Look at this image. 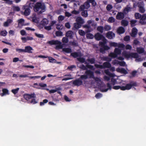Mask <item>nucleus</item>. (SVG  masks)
Listing matches in <instances>:
<instances>
[{"label":"nucleus","instance_id":"obj_1","mask_svg":"<svg viewBox=\"0 0 146 146\" xmlns=\"http://www.w3.org/2000/svg\"><path fill=\"white\" fill-rule=\"evenodd\" d=\"M62 41L63 44L62 42L58 40H52L49 41L48 43L50 45H56L55 47V48L56 50H59L60 49H62L63 51H64V48H63V45H64V37H63L62 39Z\"/></svg>","mask_w":146,"mask_h":146},{"label":"nucleus","instance_id":"obj_2","mask_svg":"<svg viewBox=\"0 0 146 146\" xmlns=\"http://www.w3.org/2000/svg\"><path fill=\"white\" fill-rule=\"evenodd\" d=\"M45 7L43 4L40 3H36L34 7V10L35 12L41 13L45 11Z\"/></svg>","mask_w":146,"mask_h":146},{"label":"nucleus","instance_id":"obj_3","mask_svg":"<svg viewBox=\"0 0 146 146\" xmlns=\"http://www.w3.org/2000/svg\"><path fill=\"white\" fill-rule=\"evenodd\" d=\"M86 75H83L81 76L79 78L80 80H86L88 78V77L89 78H91L94 77V73L90 70H86L85 73Z\"/></svg>","mask_w":146,"mask_h":146},{"label":"nucleus","instance_id":"obj_4","mask_svg":"<svg viewBox=\"0 0 146 146\" xmlns=\"http://www.w3.org/2000/svg\"><path fill=\"white\" fill-rule=\"evenodd\" d=\"M137 86V85L136 82L131 81L129 83L127 84L125 86H122L121 89L122 90H129L132 87H136Z\"/></svg>","mask_w":146,"mask_h":146},{"label":"nucleus","instance_id":"obj_5","mask_svg":"<svg viewBox=\"0 0 146 146\" xmlns=\"http://www.w3.org/2000/svg\"><path fill=\"white\" fill-rule=\"evenodd\" d=\"M94 66L97 68L102 69L104 68H110L111 67V65L109 62H105L103 63V65L95 64Z\"/></svg>","mask_w":146,"mask_h":146},{"label":"nucleus","instance_id":"obj_6","mask_svg":"<svg viewBox=\"0 0 146 146\" xmlns=\"http://www.w3.org/2000/svg\"><path fill=\"white\" fill-rule=\"evenodd\" d=\"M123 54L126 58H129L131 57L136 58H138L139 56L138 54L137 53H131L130 54L128 53L127 52H123Z\"/></svg>","mask_w":146,"mask_h":146},{"label":"nucleus","instance_id":"obj_7","mask_svg":"<svg viewBox=\"0 0 146 146\" xmlns=\"http://www.w3.org/2000/svg\"><path fill=\"white\" fill-rule=\"evenodd\" d=\"M88 39H92L94 37L96 40H99L103 38V41H100L99 43V45L102 47H104L106 43V40L105 39V37H86Z\"/></svg>","mask_w":146,"mask_h":146},{"label":"nucleus","instance_id":"obj_8","mask_svg":"<svg viewBox=\"0 0 146 146\" xmlns=\"http://www.w3.org/2000/svg\"><path fill=\"white\" fill-rule=\"evenodd\" d=\"M137 4L139 8V11L141 13H144L145 12V10L144 7V4L143 2V1L139 2Z\"/></svg>","mask_w":146,"mask_h":146},{"label":"nucleus","instance_id":"obj_9","mask_svg":"<svg viewBox=\"0 0 146 146\" xmlns=\"http://www.w3.org/2000/svg\"><path fill=\"white\" fill-rule=\"evenodd\" d=\"M90 2L88 1L85 2L83 5H81L79 8L80 11H82L84 9H88L90 7Z\"/></svg>","mask_w":146,"mask_h":146},{"label":"nucleus","instance_id":"obj_10","mask_svg":"<svg viewBox=\"0 0 146 146\" xmlns=\"http://www.w3.org/2000/svg\"><path fill=\"white\" fill-rule=\"evenodd\" d=\"M72 84L75 86H79L82 85L83 84V82L79 78L72 81Z\"/></svg>","mask_w":146,"mask_h":146},{"label":"nucleus","instance_id":"obj_11","mask_svg":"<svg viewBox=\"0 0 146 146\" xmlns=\"http://www.w3.org/2000/svg\"><path fill=\"white\" fill-rule=\"evenodd\" d=\"M24 98L27 100H28L32 98H35L36 97V96L34 93L31 94H25L24 95Z\"/></svg>","mask_w":146,"mask_h":146},{"label":"nucleus","instance_id":"obj_12","mask_svg":"<svg viewBox=\"0 0 146 146\" xmlns=\"http://www.w3.org/2000/svg\"><path fill=\"white\" fill-rule=\"evenodd\" d=\"M33 50V48L30 46H26L24 49L25 52L32 53L33 52L32 50Z\"/></svg>","mask_w":146,"mask_h":146},{"label":"nucleus","instance_id":"obj_13","mask_svg":"<svg viewBox=\"0 0 146 146\" xmlns=\"http://www.w3.org/2000/svg\"><path fill=\"white\" fill-rule=\"evenodd\" d=\"M76 22L78 23L80 25L84 23V19L80 17H77L76 19Z\"/></svg>","mask_w":146,"mask_h":146},{"label":"nucleus","instance_id":"obj_14","mask_svg":"<svg viewBox=\"0 0 146 146\" xmlns=\"http://www.w3.org/2000/svg\"><path fill=\"white\" fill-rule=\"evenodd\" d=\"M83 27L86 29L85 31L87 33L90 32L92 30L90 26L88 24L84 25L83 26Z\"/></svg>","mask_w":146,"mask_h":146},{"label":"nucleus","instance_id":"obj_15","mask_svg":"<svg viewBox=\"0 0 146 146\" xmlns=\"http://www.w3.org/2000/svg\"><path fill=\"white\" fill-rule=\"evenodd\" d=\"M124 14L121 12H118L117 14L116 18V19L119 20H121L124 18Z\"/></svg>","mask_w":146,"mask_h":146},{"label":"nucleus","instance_id":"obj_16","mask_svg":"<svg viewBox=\"0 0 146 146\" xmlns=\"http://www.w3.org/2000/svg\"><path fill=\"white\" fill-rule=\"evenodd\" d=\"M3 93L0 94V95L1 96H3L5 95H9V90L6 88H3L2 90Z\"/></svg>","mask_w":146,"mask_h":146},{"label":"nucleus","instance_id":"obj_17","mask_svg":"<svg viewBox=\"0 0 146 146\" xmlns=\"http://www.w3.org/2000/svg\"><path fill=\"white\" fill-rule=\"evenodd\" d=\"M21 39L22 40V42L25 43L27 40H33V37H22Z\"/></svg>","mask_w":146,"mask_h":146},{"label":"nucleus","instance_id":"obj_18","mask_svg":"<svg viewBox=\"0 0 146 146\" xmlns=\"http://www.w3.org/2000/svg\"><path fill=\"white\" fill-rule=\"evenodd\" d=\"M132 8L130 7L129 5H127L126 7L124 9L123 12L125 14L129 12L130 11Z\"/></svg>","mask_w":146,"mask_h":146},{"label":"nucleus","instance_id":"obj_19","mask_svg":"<svg viewBox=\"0 0 146 146\" xmlns=\"http://www.w3.org/2000/svg\"><path fill=\"white\" fill-rule=\"evenodd\" d=\"M125 30L124 28L122 27H120L118 28L117 30V32L119 34H122L124 33Z\"/></svg>","mask_w":146,"mask_h":146},{"label":"nucleus","instance_id":"obj_20","mask_svg":"<svg viewBox=\"0 0 146 146\" xmlns=\"http://www.w3.org/2000/svg\"><path fill=\"white\" fill-rule=\"evenodd\" d=\"M104 72L106 75L109 76L111 77H114V74L110 72L108 69L105 70Z\"/></svg>","mask_w":146,"mask_h":146},{"label":"nucleus","instance_id":"obj_21","mask_svg":"<svg viewBox=\"0 0 146 146\" xmlns=\"http://www.w3.org/2000/svg\"><path fill=\"white\" fill-rule=\"evenodd\" d=\"M81 27V25L79 24L78 23L76 22L74 23L73 29L74 30L78 29L80 28Z\"/></svg>","mask_w":146,"mask_h":146},{"label":"nucleus","instance_id":"obj_22","mask_svg":"<svg viewBox=\"0 0 146 146\" xmlns=\"http://www.w3.org/2000/svg\"><path fill=\"white\" fill-rule=\"evenodd\" d=\"M48 21L46 19H44L41 21V23L42 25L44 26L46 25L48 23Z\"/></svg>","mask_w":146,"mask_h":146},{"label":"nucleus","instance_id":"obj_23","mask_svg":"<svg viewBox=\"0 0 146 146\" xmlns=\"http://www.w3.org/2000/svg\"><path fill=\"white\" fill-rule=\"evenodd\" d=\"M78 60L81 63H84L85 64H87L88 63L85 61V59L83 58L80 57L77 58Z\"/></svg>","mask_w":146,"mask_h":146},{"label":"nucleus","instance_id":"obj_24","mask_svg":"<svg viewBox=\"0 0 146 146\" xmlns=\"http://www.w3.org/2000/svg\"><path fill=\"white\" fill-rule=\"evenodd\" d=\"M86 61L89 62L91 64H94L95 62V59L94 58H88L86 60Z\"/></svg>","mask_w":146,"mask_h":146},{"label":"nucleus","instance_id":"obj_25","mask_svg":"<svg viewBox=\"0 0 146 146\" xmlns=\"http://www.w3.org/2000/svg\"><path fill=\"white\" fill-rule=\"evenodd\" d=\"M137 52L139 54L142 53H143L144 51V48L140 47L137 48Z\"/></svg>","mask_w":146,"mask_h":146},{"label":"nucleus","instance_id":"obj_26","mask_svg":"<svg viewBox=\"0 0 146 146\" xmlns=\"http://www.w3.org/2000/svg\"><path fill=\"white\" fill-rule=\"evenodd\" d=\"M31 11L29 9L27 8L26 9L24 13V14L26 16L29 15Z\"/></svg>","mask_w":146,"mask_h":146},{"label":"nucleus","instance_id":"obj_27","mask_svg":"<svg viewBox=\"0 0 146 146\" xmlns=\"http://www.w3.org/2000/svg\"><path fill=\"white\" fill-rule=\"evenodd\" d=\"M61 89L60 88H56L55 89L51 90H49V92L50 94L54 93L60 90Z\"/></svg>","mask_w":146,"mask_h":146},{"label":"nucleus","instance_id":"obj_28","mask_svg":"<svg viewBox=\"0 0 146 146\" xmlns=\"http://www.w3.org/2000/svg\"><path fill=\"white\" fill-rule=\"evenodd\" d=\"M121 52V50L118 48H115L114 49V52L117 54V56L118 55L120 54Z\"/></svg>","mask_w":146,"mask_h":146},{"label":"nucleus","instance_id":"obj_29","mask_svg":"<svg viewBox=\"0 0 146 146\" xmlns=\"http://www.w3.org/2000/svg\"><path fill=\"white\" fill-rule=\"evenodd\" d=\"M108 56L112 58H115L117 57V55L114 52H111L109 54Z\"/></svg>","mask_w":146,"mask_h":146},{"label":"nucleus","instance_id":"obj_30","mask_svg":"<svg viewBox=\"0 0 146 146\" xmlns=\"http://www.w3.org/2000/svg\"><path fill=\"white\" fill-rule=\"evenodd\" d=\"M71 56L74 58H76L79 56L78 53L76 52L71 53Z\"/></svg>","mask_w":146,"mask_h":146},{"label":"nucleus","instance_id":"obj_31","mask_svg":"<svg viewBox=\"0 0 146 146\" xmlns=\"http://www.w3.org/2000/svg\"><path fill=\"white\" fill-rule=\"evenodd\" d=\"M69 43L70 45L74 46H78V43L76 41H74L73 42H69Z\"/></svg>","mask_w":146,"mask_h":146},{"label":"nucleus","instance_id":"obj_32","mask_svg":"<svg viewBox=\"0 0 146 146\" xmlns=\"http://www.w3.org/2000/svg\"><path fill=\"white\" fill-rule=\"evenodd\" d=\"M12 21L11 19H8L7 21L4 23V26L5 27H7L9 24L11 23Z\"/></svg>","mask_w":146,"mask_h":146},{"label":"nucleus","instance_id":"obj_33","mask_svg":"<svg viewBox=\"0 0 146 146\" xmlns=\"http://www.w3.org/2000/svg\"><path fill=\"white\" fill-rule=\"evenodd\" d=\"M81 15L82 16L84 17H87L88 16V15L87 11H83L81 13Z\"/></svg>","mask_w":146,"mask_h":146},{"label":"nucleus","instance_id":"obj_34","mask_svg":"<svg viewBox=\"0 0 146 146\" xmlns=\"http://www.w3.org/2000/svg\"><path fill=\"white\" fill-rule=\"evenodd\" d=\"M106 36H114L115 34L112 31H109L107 33Z\"/></svg>","mask_w":146,"mask_h":146},{"label":"nucleus","instance_id":"obj_35","mask_svg":"<svg viewBox=\"0 0 146 146\" xmlns=\"http://www.w3.org/2000/svg\"><path fill=\"white\" fill-rule=\"evenodd\" d=\"M137 29L135 28H134L132 30V35L133 36H135L137 34Z\"/></svg>","mask_w":146,"mask_h":146},{"label":"nucleus","instance_id":"obj_36","mask_svg":"<svg viewBox=\"0 0 146 146\" xmlns=\"http://www.w3.org/2000/svg\"><path fill=\"white\" fill-rule=\"evenodd\" d=\"M121 24L122 25L126 26L128 24V22L126 20H123L121 21Z\"/></svg>","mask_w":146,"mask_h":146},{"label":"nucleus","instance_id":"obj_37","mask_svg":"<svg viewBox=\"0 0 146 146\" xmlns=\"http://www.w3.org/2000/svg\"><path fill=\"white\" fill-rule=\"evenodd\" d=\"M97 29L98 31L102 33L103 31L104 27L102 26H99L97 28Z\"/></svg>","mask_w":146,"mask_h":146},{"label":"nucleus","instance_id":"obj_38","mask_svg":"<svg viewBox=\"0 0 146 146\" xmlns=\"http://www.w3.org/2000/svg\"><path fill=\"white\" fill-rule=\"evenodd\" d=\"M73 34V33L72 31H68L66 33V36H72Z\"/></svg>","mask_w":146,"mask_h":146},{"label":"nucleus","instance_id":"obj_39","mask_svg":"<svg viewBox=\"0 0 146 146\" xmlns=\"http://www.w3.org/2000/svg\"><path fill=\"white\" fill-rule=\"evenodd\" d=\"M24 20L23 19H20L18 20V25H23L24 24Z\"/></svg>","mask_w":146,"mask_h":146},{"label":"nucleus","instance_id":"obj_40","mask_svg":"<svg viewBox=\"0 0 146 146\" xmlns=\"http://www.w3.org/2000/svg\"><path fill=\"white\" fill-rule=\"evenodd\" d=\"M88 24L90 25V24H91L92 26L93 25H96V24H95L94 23V21L92 20H91L88 21Z\"/></svg>","mask_w":146,"mask_h":146},{"label":"nucleus","instance_id":"obj_41","mask_svg":"<svg viewBox=\"0 0 146 146\" xmlns=\"http://www.w3.org/2000/svg\"><path fill=\"white\" fill-rule=\"evenodd\" d=\"M87 1H88L90 3H92V5L94 6H95L97 4L94 0H87Z\"/></svg>","mask_w":146,"mask_h":146},{"label":"nucleus","instance_id":"obj_42","mask_svg":"<svg viewBox=\"0 0 146 146\" xmlns=\"http://www.w3.org/2000/svg\"><path fill=\"white\" fill-rule=\"evenodd\" d=\"M135 16L136 19H140L141 17V15L139 13H135Z\"/></svg>","mask_w":146,"mask_h":146},{"label":"nucleus","instance_id":"obj_43","mask_svg":"<svg viewBox=\"0 0 146 146\" xmlns=\"http://www.w3.org/2000/svg\"><path fill=\"white\" fill-rule=\"evenodd\" d=\"M48 102V101L47 99H44L43 100V102H40V106H43L45 104L47 103Z\"/></svg>","mask_w":146,"mask_h":146},{"label":"nucleus","instance_id":"obj_44","mask_svg":"<svg viewBox=\"0 0 146 146\" xmlns=\"http://www.w3.org/2000/svg\"><path fill=\"white\" fill-rule=\"evenodd\" d=\"M113 8V6L110 4L108 5L106 7V9L108 11H110Z\"/></svg>","mask_w":146,"mask_h":146},{"label":"nucleus","instance_id":"obj_45","mask_svg":"<svg viewBox=\"0 0 146 146\" xmlns=\"http://www.w3.org/2000/svg\"><path fill=\"white\" fill-rule=\"evenodd\" d=\"M79 68L83 70H86L87 69L86 66H85L84 64H82L79 66Z\"/></svg>","mask_w":146,"mask_h":146},{"label":"nucleus","instance_id":"obj_46","mask_svg":"<svg viewBox=\"0 0 146 146\" xmlns=\"http://www.w3.org/2000/svg\"><path fill=\"white\" fill-rule=\"evenodd\" d=\"M108 21L109 23H113L115 21V19L113 17H111L109 18Z\"/></svg>","mask_w":146,"mask_h":146},{"label":"nucleus","instance_id":"obj_47","mask_svg":"<svg viewBox=\"0 0 146 146\" xmlns=\"http://www.w3.org/2000/svg\"><path fill=\"white\" fill-rule=\"evenodd\" d=\"M78 33L81 36H84L85 34V32L82 30H79Z\"/></svg>","mask_w":146,"mask_h":146},{"label":"nucleus","instance_id":"obj_48","mask_svg":"<svg viewBox=\"0 0 146 146\" xmlns=\"http://www.w3.org/2000/svg\"><path fill=\"white\" fill-rule=\"evenodd\" d=\"M111 29V27L109 25H106L104 27V29L106 31H109Z\"/></svg>","mask_w":146,"mask_h":146},{"label":"nucleus","instance_id":"obj_49","mask_svg":"<svg viewBox=\"0 0 146 146\" xmlns=\"http://www.w3.org/2000/svg\"><path fill=\"white\" fill-rule=\"evenodd\" d=\"M118 43L115 42H111L110 43V45L111 46L117 47Z\"/></svg>","mask_w":146,"mask_h":146},{"label":"nucleus","instance_id":"obj_50","mask_svg":"<svg viewBox=\"0 0 146 146\" xmlns=\"http://www.w3.org/2000/svg\"><path fill=\"white\" fill-rule=\"evenodd\" d=\"M19 90V88H17L16 89L12 90H11V92L13 94H15L18 93Z\"/></svg>","mask_w":146,"mask_h":146},{"label":"nucleus","instance_id":"obj_51","mask_svg":"<svg viewBox=\"0 0 146 146\" xmlns=\"http://www.w3.org/2000/svg\"><path fill=\"white\" fill-rule=\"evenodd\" d=\"M121 88L122 86H113V88L115 90H117L119 89H120L121 90H122Z\"/></svg>","mask_w":146,"mask_h":146},{"label":"nucleus","instance_id":"obj_52","mask_svg":"<svg viewBox=\"0 0 146 146\" xmlns=\"http://www.w3.org/2000/svg\"><path fill=\"white\" fill-rule=\"evenodd\" d=\"M72 52V50L70 48H64V52L67 53H70Z\"/></svg>","mask_w":146,"mask_h":146},{"label":"nucleus","instance_id":"obj_53","mask_svg":"<svg viewBox=\"0 0 146 146\" xmlns=\"http://www.w3.org/2000/svg\"><path fill=\"white\" fill-rule=\"evenodd\" d=\"M7 34V32L6 31H1L0 33L1 35L5 36Z\"/></svg>","mask_w":146,"mask_h":146},{"label":"nucleus","instance_id":"obj_54","mask_svg":"<svg viewBox=\"0 0 146 146\" xmlns=\"http://www.w3.org/2000/svg\"><path fill=\"white\" fill-rule=\"evenodd\" d=\"M102 96V94L100 93H98L96 94L95 97L97 99H99Z\"/></svg>","mask_w":146,"mask_h":146},{"label":"nucleus","instance_id":"obj_55","mask_svg":"<svg viewBox=\"0 0 146 146\" xmlns=\"http://www.w3.org/2000/svg\"><path fill=\"white\" fill-rule=\"evenodd\" d=\"M49 61L50 62H55L56 60L51 57H48Z\"/></svg>","mask_w":146,"mask_h":146},{"label":"nucleus","instance_id":"obj_56","mask_svg":"<svg viewBox=\"0 0 146 146\" xmlns=\"http://www.w3.org/2000/svg\"><path fill=\"white\" fill-rule=\"evenodd\" d=\"M111 84L113 85H114L116 84V80L113 78H112L111 79Z\"/></svg>","mask_w":146,"mask_h":146},{"label":"nucleus","instance_id":"obj_57","mask_svg":"<svg viewBox=\"0 0 146 146\" xmlns=\"http://www.w3.org/2000/svg\"><path fill=\"white\" fill-rule=\"evenodd\" d=\"M87 64H86V67L87 68H89L90 69H91V70H94V67L93 66L91 65H88Z\"/></svg>","mask_w":146,"mask_h":146},{"label":"nucleus","instance_id":"obj_58","mask_svg":"<svg viewBox=\"0 0 146 146\" xmlns=\"http://www.w3.org/2000/svg\"><path fill=\"white\" fill-rule=\"evenodd\" d=\"M137 21L136 20H133L131 21V25L132 27L135 26V24L137 22Z\"/></svg>","mask_w":146,"mask_h":146},{"label":"nucleus","instance_id":"obj_59","mask_svg":"<svg viewBox=\"0 0 146 146\" xmlns=\"http://www.w3.org/2000/svg\"><path fill=\"white\" fill-rule=\"evenodd\" d=\"M119 48H123L125 47V45L123 43H118L117 44Z\"/></svg>","mask_w":146,"mask_h":146},{"label":"nucleus","instance_id":"obj_60","mask_svg":"<svg viewBox=\"0 0 146 146\" xmlns=\"http://www.w3.org/2000/svg\"><path fill=\"white\" fill-rule=\"evenodd\" d=\"M64 19V17L62 15H60L58 17V20L59 22L62 21Z\"/></svg>","mask_w":146,"mask_h":146},{"label":"nucleus","instance_id":"obj_61","mask_svg":"<svg viewBox=\"0 0 146 146\" xmlns=\"http://www.w3.org/2000/svg\"><path fill=\"white\" fill-rule=\"evenodd\" d=\"M63 34L60 31H57L56 33V34L57 36H60L62 35Z\"/></svg>","mask_w":146,"mask_h":146},{"label":"nucleus","instance_id":"obj_62","mask_svg":"<svg viewBox=\"0 0 146 146\" xmlns=\"http://www.w3.org/2000/svg\"><path fill=\"white\" fill-rule=\"evenodd\" d=\"M118 64L120 66H124L125 64V63L124 61H119L118 62Z\"/></svg>","mask_w":146,"mask_h":146},{"label":"nucleus","instance_id":"obj_63","mask_svg":"<svg viewBox=\"0 0 146 146\" xmlns=\"http://www.w3.org/2000/svg\"><path fill=\"white\" fill-rule=\"evenodd\" d=\"M121 73L124 74H127L128 72L124 68H121Z\"/></svg>","mask_w":146,"mask_h":146},{"label":"nucleus","instance_id":"obj_64","mask_svg":"<svg viewBox=\"0 0 146 146\" xmlns=\"http://www.w3.org/2000/svg\"><path fill=\"white\" fill-rule=\"evenodd\" d=\"M140 19L141 20H145L146 19V14H144L142 15H141Z\"/></svg>","mask_w":146,"mask_h":146}]
</instances>
